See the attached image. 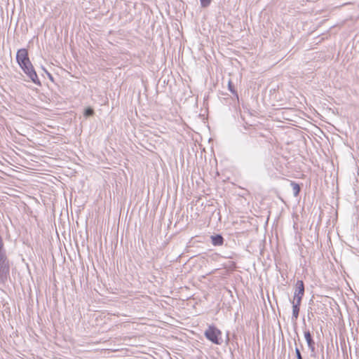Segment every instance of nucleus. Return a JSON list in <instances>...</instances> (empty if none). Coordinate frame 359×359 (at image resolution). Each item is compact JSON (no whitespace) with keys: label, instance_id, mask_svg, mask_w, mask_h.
I'll return each mask as SVG.
<instances>
[{"label":"nucleus","instance_id":"1a4fd4ad","mask_svg":"<svg viewBox=\"0 0 359 359\" xmlns=\"http://www.w3.org/2000/svg\"><path fill=\"white\" fill-rule=\"evenodd\" d=\"M93 114H94V110L90 107L86 108L84 111L85 116H93Z\"/></svg>","mask_w":359,"mask_h":359},{"label":"nucleus","instance_id":"f03ea898","mask_svg":"<svg viewBox=\"0 0 359 359\" xmlns=\"http://www.w3.org/2000/svg\"><path fill=\"white\" fill-rule=\"evenodd\" d=\"M9 264L4 248H0V283H5L9 276Z\"/></svg>","mask_w":359,"mask_h":359},{"label":"nucleus","instance_id":"ddd939ff","mask_svg":"<svg viewBox=\"0 0 359 359\" xmlns=\"http://www.w3.org/2000/svg\"><path fill=\"white\" fill-rule=\"evenodd\" d=\"M0 247H3V242H2V238L1 236H0Z\"/></svg>","mask_w":359,"mask_h":359},{"label":"nucleus","instance_id":"4468645a","mask_svg":"<svg viewBox=\"0 0 359 359\" xmlns=\"http://www.w3.org/2000/svg\"><path fill=\"white\" fill-rule=\"evenodd\" d=\"M264 248H262L261 250H260V253L262 254L263 253V251H264Z\"/></svg>","mask_w":359,"mask_h":359},{"label":"nucleus","instance_id":"9d476101","mask_svg":"<svg viewBox=\"0 0 359 359\" xmlns=\"http://www.w3.org/2000/svg\"><path fill=\"white\" fill-rule=\"evenodd\" d=\"M211 1L212 0H200L201 6L203 8L208 7L210 4Z\"/></svg>","mask_w":359,"mask_h":359},{"label":"nucleus","instance_id":"dca6fc26","mask_svg":"<svg viewBox=\"0 0 359 359\" xmlns=\"http://www.w3.org/2000/svg\"><path fill=\"white\" fill-rule=\"evenodd\" d=\"M65 251L67 252V253H68L67 248H65Z\"/></svg>","mask_w":359,"mask_h":359},{"label":"nucleus","instance_id":"423d86ee","mask_svg":"<svg viewBox=\"0 0 359 359\" xmlns=\"http://www.w3.org/2000/svg\"><path fill=\"white\" fill-rule=\"evenodd\" d=\"M209 238L213 245H222L224 242V238L220 234L210 236Z\"/></svg>","mask_w":359,"mask_h":359},{"label":"nucleus","instance_id":"39448f33","mask_svg":"<svg viewBox=\"0 0 359 359\" xmlns=\"http://www.w3.org/2000/svg\"><path fill=\"white\" fill-rule=\"evenodd\" d=\"M304 337L306 341L309 348L311 351V355H314L316 353L315 341L309 330H304Z\"/></svg>","mask_w":359,"mask_h":359},{"label":"nucleus","instance_id":"0eeeda50","mask_svg":"<svg viewBox=\"0 0 359 359\" xmlns=\"http://www.w3.org/2000/svg\"><path fill=\"white\" fill-rule=\"evenodd\" d=\"M292 303V318L293 320H296L299 317V310H300V304H297L294 302Z\"/></svg>","mask_w":359,"mask_h":359},{"label":"nucleus","instance_id":"9b49d317","mask_svg":"<svg viewBox=\"0 0 359 359\" xmlns=\"http://www.w3.org/2000/svg\"><path fill=\"white\" fill-rule=\"evenodd\" d=\"M228 86H229V90L232 93H236V90H235V88H234V86L232 83V82L231 81H229L228 82Z\"/></svg>","mask_w":359,"mask_h":359},{"label":"nucleus","instance_id":"f257e3e1","mask_svg":"<svg viewBox=\"0 0 359 359\" xmlns=\"http://www.w3.org/2000/svg\"><path fill=\"white\" fill-rule=\"evenodd\" d=\"M16 60L24 72L34 83H39L38 76L34 71L33 66L28 57V52L25 48H21L18 50Z\"/></svg>","mask_w":359,"mask_h":359},{"label":"nucleus","instance_id":"2eb2a0df","mask_svg":"<svg viewBox=\"0 0 359 359\" xmlns=\"http://www.w3.org/2000/svg\"><path fill=\"white\" fill-rule=\"evenodd\" d=\"M77 251H78V254L79 255L80 254V252H79V248H76Z\"/></svg>","mask_w":359,"mask_h":359},{"label":"nucleus","instance_id":"7ed1b4c3","mask_svg":"<svg viewBox=\"0 0 359 359\" xmlns=\"http://www.w3.org/2000/svg\"><path fill=\"white\" fill-rule=\"evenodd\" d=\"M205 337L215 344H221L222 341L221 339L222 332L215 326H209L204 333Z\"/></svg>","mask_w":359,"mask_h":359},{"label":"nucleus","instance_id":"20e7f679","mask_svg":"<svg viewBox=\"0 0 359 359\" xmlns=\"http://www.w3.org/2000/svg\"><path fill=\"white\" fill-rule=\"evenodd\" d=\"M304 294V284L301 280H298L295 285V291L294 294L293 301L297 304H301L302 299Z\"/></svg>","mask_w":359,"mask_h":359},{"label":"nucleus","instance_id":"6e6552de","mask_svg":"<svg viewBox=\"0 0 359 359\" xmlns=\"http://www.w3.org/2000/svg\"><path fill=\"white\" fill-rule=\"evenodd\" d=\"M290 184L292 187L294 196H298L299 194V191H300V187H299V184L294 182H291Z\"/></svg>","mask_w":359,"mask_h":359},{"label":"nucleus","instance_id":"f8f14e48","mask_svg":"<svg viewBox=\"0 0 359 359\" xmlns=\"http://www.w3.org/2000/svg\"><path fill=\"white\" fill-rule=\"evenodd\" d=\"M295 355L297 359H303L300 350L297 347L295 348Z\"/></svg>","mask_w":359,"mask_h":359}]
</instances>
